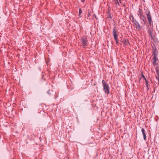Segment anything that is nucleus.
I'll use <instances>...</instances> for the list:
<instances>
[{
  "mask_svg": "<svg viewBox=\"0 0 159 159\" xmlns=\"http://www.w3.org/2000/svg\"><path fill=\"white\" fill-rule=\"evenodd\" d=\"M87 38L85 37H82L81 39L82 43L84 47L87 45Z\"/></svg>",
  "mask_w": 159,
  "mask_h": 159,
  "instance_id": "20e7f679",
  "label": "nucleus"
},
{
  "mask_svg": "<svg viewBox=\"0 0 159 159\" xmlns=\"http://www.w3.org/2000/svg\"><path fill=\"white\" fill-rule=\"evenodd\" d=\"M158 84H159V80H158Z\"/></svg>",
  "mask_w": 159,
  "mask_h": 159,
  "instance_id": "f3484780",
  "label": "nucleus"
},
{
  "mask_svg": "<svg viewBox=\"0 0 159 159\" xmlns=\"http://www.w3.org/2000/svg\"><path fill=\"white\" fill-rule=\"evenodd\" d=\"M134 23L136 26V28L138 30H140L142 29L141 27L139 25V23L136 20L134 21Z\"/></svg>",
  "mask_w": 159,
  "mask_h": 159,
  "instance_id": "39448f33",
  "label": "nucleus"
},
{
  "mask_svg": "<svg viewBox=\"0 0 159 159\" xmlns=\"http://www.w3.org/2000/svg\"><path fill=\"white\" fill-rule=\"evenodd\" d=\"M143 78L146 81V85L147 86V84H148V83H147V80L145 78V76H144V78Z\"/></svg>",
  "mask_w": 159,
  "mask_h": 159,
  "instance_id": "9b49d317",
  "label": "nucleus"
},
{
  "mask_svg": "<svg viewBox=\"0 0 159 159\" xmlns=\"http://www.w3.org/2000/svg\"><path fill=\"white\" fill-rule=\"evenodd\" d=\"M117 33V29L116 27H115L113 29L112 34L115 40L117 43H118L117 39L118 34Z\"/></svg>",
  "mask_w": 159,
  "mask_h": 159,
  "instance_id": "f03ea898",
  "label": "nucleus"
},
{
  "mask_svg": "<svg viewBox=\"0 0 159 159\" xmlns=\"http://www.w3.org/2000/svg\"><path fill=\"white\" fill-rule=\"evenodd\" d=\"M142 10L141 9H139V12L141 16V18L142 17H144V16L142 14Z\"/></svg>",
  "mask_w": 159,
  "mask_h": 159,
  "instance_id": "6e6552de",
  "label": "nucleus"
},
{
  "mask_svg": "<svg viewBox=\"0 0 159 159\" xmlns=\"http://www.w3.org/2000/svg\"><path fill=\"white\" fill-rule=\"evenodd\" d=\"M153 64L155 65L156 64V62L157 61V60H158L155 56V55H154L153 58Z\"/></svg>",
  "mask_w": 159,
  "mask_h": 159,
  "instance_id": "0eeeda50",
  "label": "nucleus"
},
{
  "mask_svg": "<svg viewBox=\"0 0 159 159\" xmlns=\"http://www.w3.org/2000/svg\"><path fill=\"white\" fill-rule=\"evenodd\" d=\"M151 34H152V33H151V31H150V32H149V34H150V35L151 36H152Z\"/></svg>",
  "mask_w": 159,
  "mask_h": 159,
  "instance_id": "ddd939ff",
  "label": "nucleus"
},
{
  "mask_svg": "<svg viewBox=\"0 0 159 159\" xmlns=\"http://www.w3.org/2000/svg\"><path fill=\"white\" fill-rule=\"evenodd\" d=\"M49 91H50V90H48V91L47 92V93L48 94H50V93H49Z\"/></svg>",
  "mask_w": 159,
  "mask_h": 159,
  "instance_id": "4468645a",
  "label": "nucleus"
},
{
  "mask_svg": "<svg viewBox=\"0 0 159 159\" xmlns=\"http://www.w3.org/2000/svg\"><path fill=\"white\" fill-rule=\"evenodd\" d=\"M109 16L111 18V19H112V17L111 15H109Z\"/></svg>",
  "mask_w": 159,
  "mask_h": 159,
  "instance_id": "f8f14e48",
  "label": "nucleus"
},
{
  "mask_svg": "<svg viewBox=\"0 0 159 159\" xmlns=\"http://www.w3.org/2000/svg\"><path fill=\"white\" fill-rule=\"evenodd\" d=\"M81 13H82V11L81 10V9H80V10H79V16H80V14Z\"/></svg>",
  "mask_w": 159,
  "mask_h": 159,
  "instance_id": "9d476101",
  "label": "nucleus"
},
{
  "mask_svg": "<svg viewBox=\"0 0 159 159\" xmlns=\"http://www.w3.org/2000/svg\"><path fill=\"white\" fill-rule=\"evenodd\" d=\"M147 16L149 22V25L150 26H151L152 24V16L150 15V12L149 11L147 14Z\"/></svg>",
  "mask_w": 159,
  "mask_h": 159,
  "instance_id": "7ed1b4c3",
  "label": "nucleus"
},
{
  "mask_svg": "<svg viewBox=\"0 0 159 159\" xmlns=\"http://www.w3.org/2000/svg\"><path fill=\"white\" fill-rule=\"evenodd\" d=\"M90 15V14L89 13V14L88 15V16H89Z\"/></svg>",
  "mask_w": 159,
  "mask_h": 159,
  "instance_id": "dca6fc26",
  "label": "nucleus"
},
{
  "mask_svg": "<svg viewBox=\"0 0 159 159\" xmlns=\"http://www.w3.org/2000/svg\"><path fill=\"white\" fill-rule=\"evenodd\" d=\"M144 76L143 75V78H144Z\"/></svg>",
  "mask_w": 159,
  "mask_h": 159,
  "instance_id": "a211bd4d",
  "label": "nucleus"
},
{
  "mask_svg": "<svg viewBox=\"0 0 159 159\" xmlns=\"http://www.w3.org/2000/svg\"><path fill=\"white\" fill-rule=\"evenodd\" d=\"M102 83L104 91L107 94H109L110 93L109 85L104 80H102Z\"/></svg>",
  "mask_w": 159,
  "mask_h": 159,
  "instance_id": "f257e3e1",
  "label": "nucleus"
},
{
  "mask_svg": "<svg viewBox=\"0 0 159 159\" xmlns=\"http://www.w3.org/2000/svg\"><path fill=\"white\" fill-rule=\"evenodd\" d=\"M141 131L143 135L144 139V140H146V135L144 129L143 128L141 130Z\"/></svg>",
  "mask_w": 159,
  "mask_h": 159,
  "instance_id": "423d86ee",
  "label": "nucleus"
},
{
  "mask_svg": "<svg viewBox=\"0 0 159 159\" xmlns=\"http://www.w3.org/2000/svg\"><path fill=\"white\" fill-rule=\"evenodd\" d=\"M157 73L158 74V77H157V80H159V71L158 70H157Z\"/></svg>",
  "mask_w": 159,
  "mask_h": 159,
  "instance_id": "1a4fd4ad",
  "label": "nucleus"
},
{
  "mask_svg": "<svg viewBox=\"0 0 159 159\" xmlns=\"http://www.w3.org/2000/svg\"><path fill=\"white\" fill-rule=\"evenodd\" d=\"M84 1L85 0H81V1L82 2H84Z\"/></svg>",
  "mask_w": 159,
  "mask_h": 159,
  "instance_id": "2eb2a0df",
  "label": "nucleus"
}]
</instances>
